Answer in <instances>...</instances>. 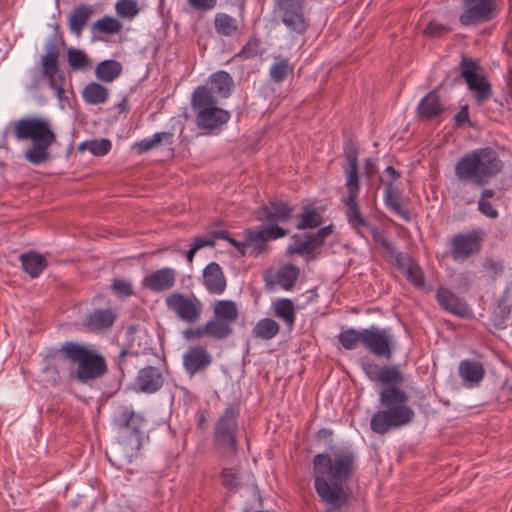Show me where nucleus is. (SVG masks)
Wrapping results in <instances>:
<instances>
[{
	"label": "nucleus",
	"mask_w": 512,
	"mask_h": 512,
	"mask_svg": "<svg viewBox=\"0 0 512 512\" xmlns=\"http://www.w3.org/2000/svg\"><path fill=\"white\" fill-rule=\"evenodd\" d=\"M312 465L314 488L326 505L324 512H347L353 492L346 484L356 472V453L349 448L319 453L313 457Z\"/></svg>",
	"instance_id": "nucleus-1"
},
{
	"label": "nucleus",
	"mask_w": 512,
	"mask_h": 512,
	"mask_svg": "<svg viewBox=\"0 0 512 512\" xmlns=\"http://www.w3.org/2000/svg\"><path fill=\"white\" fill-rule=\"evenodd\" d=\"M361 366L369 380L383 384L379 393L383 410L372 415L371 430L383 435L391 429L409 424L415 413L408 405V394L399 387L405 380L402 372L394 365L381 368L371 359H362Z\"/></svg>",
	"instance_id": "nucleus-2"
},
{
	"label": "nucleus",
	"mask_w": 512,
	"mask_h": 512,
	"mask_svg": "<svg viewBox=\"0 0 512 512\" xmlns=\"http://www.w3.org/2000/svg\"><path fill=\"white\" fill-rule=\"evenodd\" d=\"M58 356L77 366L71 371V376L82 384L100 379L108 372L105 357L96 349L79 342L66 341L59 349L48 351V359Z\"/></svg>",
	"instance_id": "nucleus-3"
},
{
	"label": "nucleus",
	"mask_w": 512,
	"mask_h": 512,
	"mask_svg": "<svg viewBox=\"0 0 512 512\" xmlns=\"http://www.w3.org/2000/svg\"><path fill=\"white\" fill-rule=\"evenodd\" d=\"M503 169V162L491 147H484L465 153L454 167L456 178L461 183L484 187Z\"/></svg>",
	"instance_id": "nucleus-4"
},
{
	"label": "nucleus",
	"mask_w": 512,
	"mask_h": 512,
	"mask_svg": "<svg viewBox=\"0 0 512 512\" xmlns=\"http://www.w3.org/2000/svg\"><path fill=\"white\" fill-rule=\"evenodd\" d=\"M14 135L18 140L32 141L31 147L24 152L25 159L33 165L50 160L49 148L56 142V135L50 123L39 117H28L14 124Z\"/></svg>",
	"instance_id": "nucleus-5"
},
{
	"label": "nucleus",
	"mask_w": 512,
	"mask_h": 512,
	"mask_svg": "<svg viewBox=\"0 0 512 512\" xmlns=\"http://www.w3.org/2000/svg\"><path fill=\"white\" fill-rule=\"evenodd\" d=\"M191 107L198 129L207 133L219 131L230 119V112L218 106V100L206 85L198 86L192 93Z\"/></svg>",
	"instance_id": "nucleus-6"
},
{
	"label": "nucleus",
	"mask_w": 512,
	"mask_h": 512,
	"mask_svg": "<svg viewBox=\"0 0 512 512\" xmlns=\"http://www.w3.org/2000/svg\"><path fill=\"white\" fill-rule=\"evenodd\" d=\"M239 414V405L230 404L214 423L212 450L220 458H229L237 454L239 445Z\"/></svg>",
	"instance_id": "nucleus-7"
},
{
	"label": "nucleus",
	"mask_w": 512,
	"mask_h": 512,
	"mask_svg": "<svg viewBox=\"0 0 512 512\" xmlns=\"http://www.w3.org/2000/svg\"><path fill=\"white\" fill-rule=\"evenodd\" d=\"M305 0H276L274 13L289 30L292 37L304 35L309 26V19L304 12Z\"/></svg>",
	"instance_id": "nucleus-8"
},
{
	"label": "nucleus",
	"mask_w": 512,
	"mask_h": 512,
	"mask_svg": "<svg viewBox=\"0 0 512 512\" xmlns=\"http://www.w3.org/2000/svg\"><path fill=\"white\" fill-rule=\"evenodd\" d=\"M484 237L485 232L481 229L453 235L448 242L452 259L465 261L478 255L482 250Z\"/></svg>",
	"instance_id": "nucleus-9"
},
{
	"label": "nucleus",
	"mask_w": 512,
	"mask_h": 512,
	"mask_svg": "<svg viewBox=\"0 0 512 512\" xmlns=\"http://www.w3.org/2000/svg\"><path fill=\"white\" fill-rule=\"evenodd\" d=\"M481 70L478 62L472 58L463 57L460 62L461 76L464 78L468 88L474 92L478 105L486 102L492 95L491 84L478 71Z\"/></svg>",
	"instance_id": "nucleus-10"
},
{
	"label": "nucleus",
	"mask_w": 512,
	"mask_h": 512,
	"mask_svg": "<svg viewBox=\"0 0 512 512\" xmlns=\"http://www.w3.org/2000/svg\"><path fill=\"white\" fill-rule=\"evenodd\" d=\"M334 231L332 224L321 227L316 232H308L304 234H294L292 243L287 248L288 255H310L320 249L328 236Z\"/></svg>",
	"instance_id": "nucleus-11"
},
{
	"label": "nucleus",
	"mask_w": 512,
	"mask_h": 512,
	"mask_svg": "<svg viewBox=\"0 0 512 512\" xmlns=\"http://www.w3.org/2000/svg\"><path fill=\"white\" fill-rule=\"evenodd\" d=\"M116 424L119 430L126 434V441L131 448L140 449L146 425L143 415L136 413L131 407H121Z\"/></svg>",
	"instance_id": "nucleus-12"
},
{
	"label": "nucleus",
	"mask_w": 512,
	"mask_h": 512,
	"mask_svg": "<svg viewBox=\"0 0 512 512\" xmlns=\"http://www.w3.org/2000/svg\"><path fill=\"white\" fill-rule=\"evenodd\" d=\"M165 302L170 311L187 323H196L201 317L203 305L195 295L175 292L168 295Z\"/></svg>",
	"instance_id": "nucleus-13"
},
{
	"label": "nucleus",
	"mask_w": 512,
	"mask_h": 512,
	"mask_svg": "<svg viewBox=\"0 0 512 512\" xmlns=\"http://www.w3.org/2000/svg\"><path fill=\"white\" fill-rule=\"evenodd\" d=\"M363 346L376 357L390 360L394 351V337L389 328L376 326L364 329Z\"/></svg>",
	"instance_id": "nucleus-14"
},
{
	"label": "nucleus",
	"mask_w": 512,
	"mask_h": 512,
	"mask_svg": "<svg viewBox=\"0 0 512 512\" xmlns=\"http://www.w3.org/2000/svg\"><path fill=\"white\" fill-rule=\"evenodd\" d=\"M495 11L496 0H463L459 21L463 26L486 23L495 17Z\"/></svg>",
	"instance_id": "nucleus-15"
},
{
	"label": "nucleus",
	"mask_w": 512,
	"mask_h": 512,
	"mask_svg": "<svg viewBox=\"0 0 512 512\" xmlns=\"http://www.w3.org/2000/svg\"><path fill=\"white\" fill-rule=\"evenodd\" d=\"M60 49L55 41H49L46 45V53L42 56V76L49 81L50 86L58 95L64 92V76L59 67Z\"/></svg>",
	"instance_id": "nucleus-16"
},
{
	"label": "nucleus",
	"mask_w": 512,
	"mask_h": 512,
	"mask_svg": "<svg viewBox=\"0 0 512 512\" xmlns=\"http://www.w3.org/2000/svg\"><path fill=\"white\" fill-rule=\"evenodd\" d=\"M358 146L357 144L348 139L343 146L344 163L342 169L346 176V189L347 195L359 194L360 181L358 171Z\"/></svg>",
	"instance_id": "nucleus-17"
},
{
	"label": "nucleus",
	"mask_w": 512,
	"mask_h": 512,
	"mask_svg": "<svg viewBox=\"0 0 512 512\" xmlns=\"http://www.w3.org/2000/svg\"><path fill=\"white\" fill-rule=\"evenodd\" d=\"M436 299L440 307L449 313L461 318H471L473 316L472 309L466 300L447 288H438Z\"/></svg>",
	"instance_id": "nucleus-18"
},
{
	"label": "nucleus",
	"mask_w": 512,
	"mask_h": 512,
	"mask_svg": "<svg viewBox=\"0 0 512 512\" xmlns=\"http://www.w3.org/2000/svg\"><path fill=\"white\" fill-rule=\"evenodd\" d=\"M294 208L287 202L269 201L256 211V219L262 222L274 223L287 222L290 220Z\"/></svg>",
	"instance_id": "nucleus-19"
},
{
	"label": "nucleus",
	"mask_w": 512,
	"mask_h": 512,
	"mask_svg": "<svg viewBox=\"0 0 512 512\" xmlns=\"http://www.w3.org/2000/svg\"><path fill=\"white\" fill-rule=\"evenodd\" d=\"M212 361V355L203 346L190 347L183 355V366L190 376L204 372Z\"/></svg>",
	"instance_id": "nucleus-20"
},
{
	"label": "nucleus",
	"mask_w": 512,
	"mask_h": 512,
	"mask_svg": "<svg viewBox=\"0 0 512 512\" xmlns=\"http://www.w3.org/2000/svg\"><path fill=\"white\" fill-rule=\"evenodd\" d=\"M164 377L159 368L146 366L140 369L135 378V385L139 392L152 394L161 389Z\"/></svg>",
	"instance_id": "nucleus-21"
},
{
	"label": "nucleus",
	"mask_w": 512,
	"mask_h": 512,
	"mask_svg": "<svg viewBox=\"0 0 512 512\" xmlns=\"http://www.w3.org/2000/svg\"><path fill=\"white\" fill-rule=\"evenodd\" d=\"M396 266L405 274L406 279L417 289L425 285V278L422 268L418 263L406 253L395 255Z\"/></svg>",
	"instance_id": "nucleus-22"
},
{
	"label": "nucleus",
	"mask_w": 512,
	"mask_h": 512,
	"mask_svg": "<svg viewBox=\"0 0 512 512\" xmlns=\"http://www.w3.org/2000/svg\"><path fill=\"white\" fill-rule=\"evenodd\" d=\"M176 280L174 269L165 267L158 269L147 275L142 280V285L153 292H163L171 289Z\"/></svg>",
	"instance_id": "nucleus-23"
},
{
	"label": "nucleus",
	"mask_w": 512,
	"mask_h": 512,
	"mask_svg": "<svg viewBox=\"0 0 512 512\" xmlns=\"http://www.w3.org/2000/svg\"><path fill=\"white\" fill-rule=\"evenodd\" d=\"M117 314L111 309H94L88 313L84 320L83 326L92 332H100L113 326Z\"/></svg>",
	"instance_id": "nucleus-24"
},
{
	"label": "nucleus",
	"mask_w": 512,
	"mask_h": 512,
	"mask_svg": "<svg viewBox=\"0 0 512 512\" xmlns=\"http://www.w3.org/2000/svg\"><path fill=\"white\" fill-rule=\"evenodd\" d=\"M203 283L211 294H222L226 289V278L220 265L209 263L203 270Z\"/></svg>",
	"instance_id": "nucleus-25"
},
{
	"label": "nucleus",
	"mask_w": 512,
	"mask_h": 512,
	"mask_svg": "<svg viewBox=\"0 0 512 512\" xmlns=\"http://www.w3.org/2000/svg\"><path fill=\"white\" fill-rule=\"evenodd\" d=\"M358 196L359 194L346 195L342 198V202L346 208L345 216L347 222L356 230L357 233H360V229L363 227H369V224L361 213Z\"/></svg>",
	"instance_id": "nucleus-26"
},
{
	"label": "nucleus",
	"mask_w": 512,
	"mask_h": 512,
	"mask_svg": "<svg viewBox=\"0 0 512 512\" xmlns=\"http://www.w3.org/2000/svg\"><path fill=\"white\" fill-rule=\"evenodd\" d=\"M444 111L440 97L436 91H430L419 102L417 115L422 120H431L440 116Z\"/></svg>",
	"instance_id": "nucleus-27"
},
{
	"label": "nucleus",
	"mask_w": 512,
	"mask_h": 512,
	"mask_svg": "<svg viewBox=\"0 0 512 512\" xmlns=\"http://www.w3.org/2000/svg\"><path fill=\"white\" fill-rule=\"evenodd\" d=\"M460 377L471 385H478L485 376V368L481 362L463 360L458 367Z\"/></svg>",
	"instance_id": "nucleus-28"
},
{
	"label": "nucleus",
	"mask_w": 512,
	"mask_h": 512,
	"mask_svg": "<svg viewBox=\"0 0 512 512\" xmlns=\"http://www.w3.org/2000/svg\"><path fill=\"white\" fill-rule=\"evenodd\" d=\"M20 261L23 270L32 278L38 277L42 273V271L47 267L46 259L42 255L34 251L23 253L20 256Z\"/></svg>",
	"instance_id": "nucleus-29"
},
{
	"label": "nucleus",
	"mask_w": 512,
	"mask_h": 512,
	"mask_svg": "<svg viewBox=\"0 0 512 512\" xmlns=\"http://www.w3.org/2000/svg\"><path fill=\"white\" fill-rule=\"evenodd\" d=\"M92 12V8L88 5H79L75 7L68 20L70 31L76 36H80Z\"/></svg>",
	"instance_id": "nucleus-30"
},
{
	"label": "nucleus",
	"mask_w": 512,
	"mask_h": 512,
	"mask_svg": "<svg viewBox=\"0 0 512 512\" xmlns=\"http://www.w3.org/2000/svg\"><path fill=\"white\" fill-rule=\"evenodd\" d=\"M173 133L171 132H157L151 138H145L134 144V149L138 154L146 153L161 144L172 145Z\"/></svg>",
	"instance_id": "nucleus-31"
},
{
	"label": "nucleus",
	"mask_w": 512,
	"mask_h": 512,
	"mask_svg": "<svg viewBox=\"0 0 512 512\" xmlns=\"http://www.w3.org/2000/svg\"><path fill=\"white\" fill-rule=\"evenodd\" d=\"M212 94L217 93L221 97H228L233 87V80L226 71H218L210 76Z\"/></svg>",
	"instance_id": "nucleus-32"
},
{
	"label": "nucleus",
	"mask_w": 512,
	"mask_h": 512,
	"mask_svg": "<svg viewBox=\"0 0 512 512\" xmlns=\"http://www.w3.org/2000/svg\"><path fill=\"white\" fill-rule=\"evenodd\" d=\"M215 32L224 37H231L239 31V24L236 18L226 13H217L214 17Z\"/></svg>",
	"instance_id": "nucleus-33"
},
{
	"label": "nucleus",
	"mask_w": 512,
	"mask_h": 512,
	"mask_svg": "<svg viewBox=\"0 0 512 512\" xmlns=\"http://www.w3.org/2000/svg\"><path fill=\"white\" fill-rule=\"evenodd\" d=\"M122 72V65L116 60H104L95 68L96 77L106 83L114 81Z\"/></svg>",
	"instance_id": "nucleus-34"
},
{
	"label": "nucleus",
	"mask_w": 512,
	"mask_h": 512,
	"mask_svg": "<svg viewBox=\"0 0 512 512\" xmlns=\"http://www.w3.org/2000/svg\"><path fill=\"white\" fill-rule=\"evenodd\" d=\"M205 330L207 336L215 340H224L233 334L232 324L216 317L205 323Z\"/></svg>",
	"instance_id": "nucleus-35"
},
{
	"label": "nucleus",
	"mask_w": 512,
	"mask_h": 512,
	"mask_svg": "<svg viewBox=\"0 0 512 512\" xmlns=\"http://www.w3.org/2000/svg\"><path fill=\"white\" fill-rule=\"evenodd\" d=\"M297 217L299 221L296 228L299 230L314 229L323 223L321 213L311 206H303L302 212Z\"/></svg>",
	"instance_id": "nucleus-36"
},
{
	"label": "nucleus",
	"mask_w": 512,
	"mask_h": 512,
	"mask_svg": "<svg viewBox=\"0 0 512 512\" xmlns=\"http://www.w3.org/2000/svg\"><path fill=\"white\" fill-rule=\"evenodd\" d=\"M109 95L108 89L97 82L87 84L83 91L82 97L87 104L98 105L104 103Z\"/></svg>",
	"instance_id": "nucleus-37"
},
{
	"label": "nucleus",
	"mask_w": 512,
	"mask_h": 512,
	"mask_svg": "<svg viewBox=\"0 0 512 512\" xmlns=\"http://www.w3.org/2000/svg\"><path fill=\"white\" fill-rule=\"evenodd\" d=\"M214 317L233 324L239 317L238 308L231 300H218L213 307Z\"/></svg>",
	"instance_id": "nucleus-38"
},
{
	"label": "nucleus",
	"mask_w": 512,
	"mask_h": 512,
	"mask_svg": "<svg viewBox=\"0 0 512 512\" xmlns=\"http://www.w3.org/2000/svg\"><path fill=\"white\" fill-rule=\"evenodd\" d=\"M280 330V325L271 318L261 319L252 329V335L255 338L270 340L274 338Z\"/></svg>",
	"instance_id": "nucleus-39"
},
{
	"label": "nucleus",
	"mask_w": 512,
	"mask_h": 512,
	"mask_svg": "<svg viewBox=\"0 0 512 512\" xmlns=\"http://www.w3.org/2000/svg\"><path fill=\"white\" fill-rule=\"evenodd\" d=\"M300 274V270L298 267H296L293 264H286L282 266L276 274L277 283L284 289V290H291Z\"/></svg>",
	"instance_id": "nucleus-40"
},
{
	"label": "nucleus",
	"mask_w": 512,
	"mask_h": 512,
	"mask_svg": "<svg viewBox=\"0 0 512 512\" xmlns=\"http://www.w3.org/2000/svg\"><path fill=\"white\" fill-rule=\"evenodd\" d=\"M293 70L294 67L288 59L278 56L270 67L269 76L273 82L282 83L289 74L293 73Z\"/></svg>",
	"instance_id": "nucleus-41"
},
{
	"label": "nucleus",
	"mask_w": 512,
	"mask_h": 512,
	"mask_svg": "<svg viewBox=\"0 0 512 512\" xmlns=\"http://www.w3.org/2000/svg\"><path fill=\"white\" fill-rule=\"evenodd\" d=\"M401 196L397 188H385V203L396 214L400 215L404 220H410V214L402 208Z\"/></svg>",
	"instance_id": "nucleus-42"
},
{
	"label": "nucleus",
	"mask_w": 512,
	"mask_h": 512,
	"mask_svg": "<svg viewBox=\"0 0 512 512\" xmlns=\"http://www.w3.org/2000/svg\"><path fill=\"white\" fill-rule=\"evenodd\" d=\"M364 334V329L357 330L354 328H350L345 331H342L338 335V340L340 344L343 346V348H345L346 350H353L357 347L359 343L363 345Z\"/></svg>",
	"instance_id": "nucleus-43"
},
{
	"label": "nucleus",
	"mask_w": 512,
	"mask_h": 512,
	"mask_svg": "<svg viewBox=\"0 0 512 512\" xmlns=\"http://www.w3.org/2000/svg\"><path fill=\"white\" fill-rule=\"evenodd\" d=\"M275 315L281 318L286 325L292 327L295 322V310L290 299H280L275 303Z\"/></svg>",
	"instance_id": "nucleus-44"
},
{
	"label": "nucleus",
	"mask_w": 512,
	"mask_h": 512,
	"mask_svg": "<svg viewBox=\"0 0 512 512\" xmlns=\"http://www.w3.org/2000/svg\"><path fill=\"white\" fill-rule=\"evenodd\" d=\"M245 235L247 248H250V255L258 257L269 250V246L265 240H260L256 237V232L254 229H246Z\"/></svg>",
	"instance_id": "nucleus-45"
},
{
	"label": "nucleus",
	"mask_w": 512,
	"mask_h": 512,
	"mask_svg": "<svg viewBox=\"0 0 512 512\" xmlns=\"http://www.w3.org/2000/svg\"><path fill=\"white\" fill-rule=\"evenodd\" d=\"M93 29L104 34H116L122 30V24L116 18L104 16L93 24Z\"/></svg>",
	"instance_id": "nucleus-46"
},
{
	"label": "nucleus",
	"mask_w": 512,
	"mask_h": 512,
	"mask_svg": "<svg viewBox=\"0 0 512 512\" xmlns=\"http://www.w3.org/2000/svg\"><path fill=\"white\" fill-rule=\"evenodd\" d=\"M256 237L260 240H265L267 243L269 240H276L282 238L288 234V230L278 226L277 224L270 223L262 229L255 230Z\"/></svg>",
	"instance_id": "nucleus-47"
},
{
	"label": "nucleus",
	"mask_w": 512,
	"mask_h": 512,
	"mask_svg": "<svg viewBox=\"0 0 512 512\" xmlns=\"http://www.w3.org/2000/svg\"><path fill=\"white\" fill-rule=\"evenodd\" d=\"M80 150H88L95 156H103L111 149V142L108 139L85 141L79 146Z\"/></svg>",
	"instance_id": "nucleus-48"
},
{
	"label": "nucleus",
	"mask_w": 512,
	"mask_h": 512,
	"mask_svg": "<svg viewBox=\"0 0 512 512\" xmlns=\"http://www.w3.org/2000/svg\"><path fill=\"white\" fill-rule=\"evenodd\" d=\"M68 63L72 70H84L91 67L89 58L79 49L68 50Z\"/></svg>",
	"instance_id": "nucleus-49"
},
{
	"label": "nucleus",
	"mask_w": 512,
	"mask_h": 512,
	"mask_svg": "<svg viewBox=\"0 0 512 512\" xmlns=\"http://www.w3.org/2000/svg\"><path fill=\"white\" fill-rule=\"evenodd\" d=\"M463 183L453 190L452 198L458 205H471L476 200L474 190Z\"/></svg>",
	"instance_id": "nucleus-50"
},
{
	"label": "nucleus",
	"mask_w": 512,
	"mask_h": 512,
	"mask_svg": "<svg viewBox=\"0 0 512 512\" xmlns=\"http://www.w3.org/2000/svg\"><path fill=\"white\" fill-rule=\"evenodd\" d=\"M220 476L221 483L227 490L235 491L240 488V476L235 468H223Z\"/></svg>",
	"instance_id": "nucleus-51"
},
{
	"label": "nucleus",
	"mask_w": 512,
	"mask_h": 512,
	"mask_svg": "<svg viewBox=\"0 0 512 512\" xmlns=\"http://www.w3.org/2000/svg\"><path fill=\"white\" fill-rule=\"evenodd\" d=\"M369 228L375 244L381 246L391 258L395 259V255H397L399 252H397L393 244L386 239L383 232L375 226L369 225Z\"/></svg>",
	"instance_id": "nucleus-52"
},
{
	"label": "nucleus",
	"mask_w": 512,
	"mask_h": 512,
	"mask_svg": "<svg viewBox=\"0 0 512 512\" xmlns=\"http://www.w3.org/2000/svg\"><path fill=\"white\" fill-rule=\"evenodd\" d=\"M116 12L120 17L133 18L139 12L137 2L134 0H119L116 3Z\"/></svg>",
	"instance_id": "nucleus-53"
},
{
	"label": "nucleus",
	"mask_w": 512,
	"mask_h": 512,
	"mask_svg": "<svg viewBox=\"0 0 512 512\" xmlns=\"http://www.w3.org/2000/svg\"><path fill=\"white\" fill-rule=\"evenodd\" d=\"M493 314L496 319L502 323L509 318L511 314V305L509 304L507 295H503L500 299L497 300Z\"/></svg>",
	"instance_id": "nucleus-54"
},
{
	"label": "nucleus",
	"mask_w": 512,
	"mask_h": 512,
	"mask_svg": "<svg viewBox=\"0 0 512 512\" xmlns=\"http://www.w3.org/2000/svg\"><path fill=\"white\" fill-rule=\"evenodd\" d=\"M449 32V27L434 20L430 21L423 31L424 35L430 38H440Z\"/></svg>",
	"instance_id": "nucleus-55"
},
{
	"label": "nucleus",
	"mask_w": 512,
	"mask_h": 512,
	"mask_svg": "<svg viewBox=\"0 0 512 512\" xmlns=\"http://www.w3.org/2000/svg\"><path fill=\"white\" fill-rule=\"evenodd\" d=\"M484 268L488 272V275L495 280L497 277L502 275L504 272V264L503 261L494 259V258H486L483 264Z\"/></svg>",
	"instance_id": "nucleus-56"
},
{
	"label": "nucleus",
	"mask_w": 512,
	"mask_h": 512,
	"mask_svg": "<svg viewBox=\"0 0 512 512\" xmlns=\"http://www.w3.org/2000/svg\"><path fill=\"white\" fill-rule=\"evenodd\" d=\"M111 289L116 295L120 297H128L133 295L132 284L130 281L125 279H114Z\"/></svg>",
	"instance_id": "nucleus-57"
},
{
	"label": "nucleus",
	"mask_w": 512,
	"mask_h": 512,
	"mask_svg": "<svg viewBox=\"0 0 512 512\" xmlns=\"http://www.w3.org/2000/svg\"><path fill=\"white\" fill-rule=\"evenodd\" d=\"M56 358L57 357H55V358H51L50 357L48 359V353L44 357V361L46 363V366L43 368V373L49 375L50 381H51L52 385H57L60 382V380H61V376H60L59 370L53 364V362L56 360Z\"/></svg>",
	"instance_id": "nucleus-58"
},
{
	"label": "nucleus",
	"mask_w": 512,
	"mask_h": 512,
	"mask_svg": "<svg viewBox=\"0 0 512 512\" xmlns=\"http://www.w3.org/2000/svg\"><path fill=\"white\" fill-rule=\"evenodd\" d=\"M258 46H259L258 39L251 38L245 44V46L241 49V51L238 53L237 56L240 58H243V59L253 58L258 55Z\"/></svg>",
	"instance_id": "nucleus-59"
},
{
	"label": "nucleus",
	"mask_w": 512,
	"mask_h": 512,
	"mask_svg": "<svg viewBox=\"0 0 512 512\" xmlns=\"http://www.w3.org/2000/svg\"><path fill=\"white\" fill-rule=\"evenodd\" d=\"M399 178L400 173L392 166H388L380 177V181L384 184L385 188H394L393 183Z\"/></svg>",
	"instance_id": "nucleus-60"
},
{
	"label": "nucleus",
	"mask_w": 512,
	"mask_h": 512,
	"mask_svg": "<svg viewBox=\"0 0 512 512\" xmlns=\"http://www.w3.org/2000/svg\"><path fill=\"white\" fill-rule=\"evenodd\" d=\"M478 211L488 218L496 219L499 215L496 208L489 201H478Z\"/></svg>",
	"instance_id": "nucleus-61"
},
{
	"label": "nucleus",
	"mask_w": 512,
	"mask_h": 512,
	"mask_svg": "<svg viewBox=\"0 0 512 512\" xmlns=\"http://www.w3.org/2000/svg\"><path fill=\"white\" fill-rule=\"evenodd\" d=\"M454 120L457 126L461 127L465 124H468L469 126H473L470 117H469V110L468 106L464 105L460 107V110L458 113L454 116Z\"/></svg>",
	"instance_id": "nucleus-62"
},
{
	"label": "nucleus",
	"mask_w": 512,
	"mask_h": 512,
	"mask_svg": "<svg viewBox=\"0 0 512 512\" xmlns=\"http://www.w3.org/2000/svg\"><path fill=\"white\" fill-rule=\"evenodd\" d=\"M188 4L198 11H208L213 9L217 0H187Z\"/></svg>",
	"instance_id": "nucleus-63"
},
{
	"label": "nucleus",
	"mask_w": 512,
	"mask_h": 512,
	"mask_svg": "<svg viewBox=\"0 0 512 512\" xmlns=\"http://www.w3.org/2000/svg\"><path fill=\"white\" fill-rule=\"evenodd\" d=\"M183 336L186 340H196L201 339L204 336H207V332L205 330V324L202 326H198L196 328H188L183 332Z\"/></svg>",
	"instance_id": "nucleus-64"
}]
</instances>
